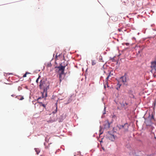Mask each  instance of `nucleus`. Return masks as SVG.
Wrapping results in <instances>:
<instances>
[{
	"label": "nucleus",
	"instance_id": "obj_1",
	"mask_svg": "<svg viewBox=\"0 0 156 156\" xmlns=\"http://www.w3.org/2000/svg\"><path fill=\"white\" fill-rule=\"evenodd\" d=\"M49 84L47 83L44 79L41 80L40 82L39 85V88L40 89H43L44 91V93H45V94L47 95V91L49 89Z\"/></svg>",
	"mask_w": 156,
	"mask_h": 156
},
{
	"label": "nucleus",
	"instance_id": "obj_2",
	"mask_svg": "<svg viewBox=\"0 0 156 156\" xmlns=\"http://www.w3.org/2000/svg\"><path fill=\"white\" fill-rule=\"evenodd\" d=\"M155 121V119L154 118V115L152 114L151 117H149L148 119L145 120V123L147 126H151Z\"/></svg>",
	"mask_w": 156,
	"mask_h": 156
},
{
	"label": "nucleus",
	"instance_id": "obj_3",
	"mask_svg": "<svg viewBox=\"0 0 156 156\" xmlns=\"http://www.w3.org/2000/svg\"><path fill=\"white\" fill-rule=\"evenodd\" d=\"M118 127L119 129H122L123 132H125L128 130V126L127 123H125L123 125H119Z\"/></svg>",
	"mask_w": 156,
	"mask_h": 156
},
{
	"label": "nucleus",
	"instance_id": "obj_4",
	"mask_svg": "<svg viewBox=\"0 0 156 156\" xmlns=\"http://www.w3.org/2000/svg\"><path fill=\"white\" fill-rule=\"evenodd\" d=\"M57 68L58 69L60 73H61V74H64V71L65 68V66H60L58 67Z\"/></svg>",
	"mask_w": 156,
	"mask_h": 156
},
{
	"label": "nucleus",
	"instance_id": "obj_5",
	"mask_svg": "<svg viewBox=\"0 0 156 156\" xmlns=\"http://www.w3.org/2000/svg\"><path fill=\"white\" fill-rule=\"evenodd\" d=\"M151 67L152 70H154L156 71V62L154 61L151 62Z\"/></svg>",
	"mask_w": 156,
	"mask_h": 156
},
{
	"label": "nucleus",
	"instance_id": "obj_6",
	"mask_svg": "<svg viewBox=\"0 0 156 156\" xmlns=\"http://www.w3.org/2000/svg\"><path fill=\"white\" fill-rule=\"evenodd\" d=\"M120 80L123 83H124L125 82H126V75L125 74L124 76H122L120 78Z\"/></svg>",
	"mask_w": 156,
	"mask_h": 156
},
{
	"label": "nucleus",
	"instance_id": "obj_7",
	"mask_svg": "<svg viewBox=\"0 0 156 156\" xmlns=\"http://www.w3.org/2000/svg\"><path fill=\"white\" fill-rule=\"evenodd\" d=\"M105 128H109L110 126V124L108 120H106L105 122Z\"/></svg>",
	"mask_w": 156,
	"mask_h": 156
},
{
	"label": "nucleus",
	"instance_id": "obj_8",
	"mask_svg": "<svg viewBox=\"0 0 156 156\" xmlns=\"http://www.w3.org/2000/svg\"><path fill=\"white\" fill-rule=\"evenodd\" d=\"M112 73L111 72H110V73H109L108 75V76L107 77H106V84H107L108 83L107 81L108 80V79L110 77L112 76Z\"/></svg>",
	"mask_w": 156,
	"mask_h": 156
},
{
	"label": "nucleus",
	"instance_id": "obj_9",
	"mask_svg": "<svg viewBox=\"0 0 156 156\" xmlns=\"http://www.w3.org/2000/svg\"><path fill=\"white\" fill-rule=\"evenodd\" d=\"M109 137V139L112 141H113L115 140V137L113 135H110Z\"/></svg>",
	"mask_w": 156,
	"mask_h": 156
},
{
	"label": "nucleus",
	"instance_id": "obj_10",
	"mask_svg": "<svg viewBox=\"0 0 156 156\" xmlns=\"http://www.w3.org/2000/svg\"><path fill=\"white\" fill-rule=\"evenodd\" d=\"M17 98L18 99L20 100H22L24 99V98L23 96H17Z\"/></svg>",
	"mask_w": 156,
	"mask_h": 156
},
{
	"label": "nucleus",
	"instance_id": "obj_11",
	"mask_svg": "<svg viewBox=\"0 0 156 156\" xmlns=\"http://www.w3.org/2000/svg\"><path fill=\"white\" fill-rule=\"evenodd\" d=\"M96 64V61L95 60H91V64L92 66H94Z\"/></svg>",
	"mask_w": 156,
	"mask_h": 156
},
{
	"label": "nucleus",
	"instance_id": "obj_12",
	"mask_svg": "<svg viewBox=\"0 0 156 156\" xmlns=\"http://www.w3.org/2000/svg\"><path fill=\"white\" fill-rule=\"evenodd\" d=\"M35 151L37 153V154H38L39 153H40V150L38 149H37V148H35Z\"/></svg>",
	"mask_w": 156,
	"mask_h": 156
},
{
	"label": "nucleus",
	"instance_id": "obj_13",
	"mask_svg": "<svg viewBox=\"0 0 156 156\" xmlns=\"http://www.w3.org/2000/svg\"><path fill=\"white\" fill-rule=\"evenodd\" d=\"M63 74H61V73H60V74H59V79H60V82H61V80L62 79V75Z\"/></svg>",
	"mask_w": 156,
	"mask_h": 156
},
{
	"label": "nucleus",
	"instance_id": "obj_14",
	"mask_svg": "<svg viewBox=\"0 0 156 156\" xmlns=\"http://www.w3.org/2000/svg\"><path fill=\"white\" fill-rule=\"evenodd\" d=\"M57 105L56 104V109H55V111H54V112H53V113L54 114L56 113L57 112Z\"/></svg>",
	"mask_w": 156,
	"mask_h": 156
},
{
	"label": "nucleus",
	"instance_id": "obj_15",
	"mask_svg": "<svg viewBox=\"0 0 156 156\" xmlns=\"http://www.w3.org/2000/svg\"><path fill=\"white\" fill-rule=\"evenodd\" d=\"M29 73L28 72H26L25 74L23 76V77H26L27 74H29Z\"/></svg>",
	"mask_w": 156,
	"mask_h": 156
},
{
	"label": "nucleus",
	"instance_id": "obj_16",
	"mask_svg": "<svg viewBox=\"0 0 156 156\" xmlns=\"http://www.w3.org/2000/svg\"><path fill=\"white\" fill-rule=\"evenodd\" d=\"M40 76H39V77H38L37 79L36 80V82L37 83H38V80L40 78Z\"/></svg>",
	"mask_w": 156,
	"mask_h": 156
},
{
	"label": "nucleus",
	"instance_id": "obj_17",
	"mask_svg": "<svg viewBox=\"0 0 156 156\" xmlns=\"http://www.w3.org/2000/svg\"><path fill=\"white\" fill-rule=\"evenodd\" d=\"M143 49V48H142V49H140V50L138 51V54H139L140 53H141Z\"/></svg>",
	"mask_w": 156,
	"mask_h": 156
},
{
	"label": "nucleus",
	"instance_id": "obj_18",
	"mask_svg": "<svg viewBox=\"0 0 156 156\" xmlns=\"http://www.w3.org/2000/svg\"><path fill=\"white\" fill-rule=\"evenodd\" d=\"M125 105H128V104L127 103H125V104H123V105L124 106H125Z\"/></svg>",
	"mask_w": 156,
	"mask_h": 156
},
{
	"label": "nucleus",
	"instance_id": "obj_19",
	"mask_svg": "<svg viewBox=\"0 0 156 156\" xmlns=\"http://www.w3.org/2000/svg\"><path fill=\"white\" fill-rule=\"evenodd\" d=\"M60 55H59L58 56L57 55H56V58H57Z\"/></svg>",
	"mask_w": 156,
	"mask_h": 156
},
{
	"label": "nucleus",
	"instance_id": "obj_20",
	"mask_svg": "<svg viewBox=\"0 0 156 156\" xmlns=\"http://www.w3.org/2000/svg\"><path fill=\"white\" fill-rule=\"evenodd\" d=\"M118 31H121V29H118Z\"/></svg>",
	"mask_w": 156,
	"mask_h": 156
},
{
	"label": "nucleus",
	"instance_id": "obj_21",
	"mask_svg": "<svg viewBox=\"0 0 156 156\" xmlns=\"http://www.w3.org/2000/svg\"><path fill=\"white\" fill-rule=\"evenodd\" d=\"M104 87H105H105H105V85H104Z\"/></svg>",
	"mask_w": 156,
	"mask_h": 156
},
{
	"label": "nucleus",
	"instance_id": "obj_22",
	"mask_svg": "<svg viewBox=\"0 0 156 156\" xmlns=\"http://www.w3.org/2000/svg\"><path fill=\"white\" fill-rule=\"evenodd\" d=\"M12 96H13V95H12Z\"/></svg>",
	"mask_w": 156,
	"mask_h": 156
},
{
	"label": "nucleus",
	"instance_id": "obj_23",
	"mask_svg": "<svg viewBox=\"0 0 156 156\" xmlns=\"http://www.w3.org/2000/svg\"><path fill=\"white\" fill-rule=\"evenodd\" d=\"M12 96H13V95H12Z\"/></svg>",
	"mask_w": 156,
	"mask_h": 156
}]
</instances>
